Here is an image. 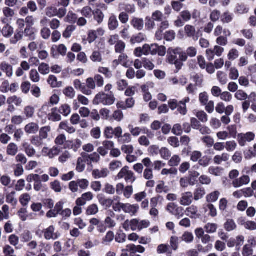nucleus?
Segmentation results:
<instances>
[{
  "label": "nucleus",
  "mask_w": 256,
  "mask_h": 256,
  "mask_svg": "<svg viewBox=\"0 0 256 256\" xmlns=\"http://www.w3.org/2000/svg\"><path fill=\"white\" fill-rule=\"evenodd\" d=\"M172 133L176 136H180L182 134V126L179 124H175L172 128Z\"/></svg>",
  "instance_id": "nucleus-59"
},
{
  "label": "nucleus",
  "mask_w": 256,
  "mask_h": 256,
  "mask_svg": "<svg viewBox=\"0 0 256 256\" xmlns=\"http://www.w3.org/2000/svg\"><path fill=\"white\" fill-rule=\"evenodd\" d=\"M94 19L99 24H101L104 18V14L102 11L99 9H96L92 12Z\"/></svg>",
  "instance_id": "nucleus-27"
},
{
  "label": "nucleus",
  "mask_w": 256,
  "mask_h": 256,
  "mask_svg": "<svg viewBox=\"0 0 256 256\" xmlns=\"http://www.w3.org/2000/svg\"><path fill=\"white\" fill-rule=\"evenodd\" d=\"M22 146L24 150V152L29 157H32L36 154V150L30 144L27 142H24L22 144Z\"/></svg>",
  "instance_id": "nucleus-22"
},
{
  "label": "nucleus",
  "mask_w": 256,
  "mask_h": 256,
  "mask_svg": "<svg viewBox=\"0 0 256 256\" xmlns=\"http://www.w3.org/2000/svg\"><path fill=\"white\" fill-rule=\"evenodd\" d=\"M140 208L138 204H125L124 206V212L129 214L131 216H135Z\"/></svg>",
  "instance_id": "nucleus-11"
},
{
  "label": "nucleus",
  "mask_w": 256,
  "mask_h": 256,
  "mask_svg": "<svg viewBox=\"0 0 256 256\" xmlns=\"http://www.w3.org/2000/svg\"><path fill=\"white\" fill-rule=\"evenodd\" d=\"M30 78L34 82L40 81V75L36 70H32L30 74Z\"/></svg>",
  "instance_id": "nucleus-54"
},
{
  "label": "nucleus",
  "mask_w": 256,
  "mask_h": 256,
  "mask_svg": "<svg viewBox=\"0 0 256 256\" xmlns=\"http://www.w3.org/2000/svg\"><path fill=\"white\" fill-rule=\"evenodd\" d=\"M186 214L192 218H198L200 216V214L198 213V210L196 206H192L186 209Z\"/></svg>",
  "instance_id": "nucleus-15"
},
{
  "label": "nucleus",
  "mask_w": 256,
  "mask_h": 256,
  "mask_svg": "<svg viewBox=\"0 0 256 256\" xmlns=\"http://www.w3.org/2000/svg\"><path fill=\"white\" fill-rule=\"evenodd\" d=\"M30 200V196L28 194L22 195L20 198V202L23 206H27Z\"/></svg>",
  "instance_id": "nucleus-58"
},
{
  "label": "nucleus",
  "mask_w": 256,
  "mask_h": 256,
  "mask_svg": "<svg viewBox=\"0 0 256 256\" xmlns=\"http://www.w3.org/2000/svg\"><path fill=\"white\" fill-rule=\"evenodd\" d=\"M39 130L38 124L34 122H31L25 126L24 130L28 134H35Z\"/></svg>",
  "instance_id": "nucleus-16"
},
{
  "label": "nucleus",
  "mask_w": 256,
  "mask_h": 256,
  "mask_svg": "<svg viewBox=\"0 0 256 256\" xmlns=\"http://www.w3.org/2000/svg\"><path fill=\"white\" fill-rule=\"evenodd\" d=\"M145 251V248L142 246H135L134 244H128L126 246V249H123L122 252H130L131 253H136L137 252L139 253H144Z\"/></svg>",
  "instance_id": "nucleus-10"
},
{
  "label": "nucleus",
  "mask_w": 256,
  "mask_h": 256,
  "mask_svg": "<svg viewBox=\"0 0 256 256\" xmlns=\"http://www.w3.org/2000/svg\"><path fill=\"white\" fill-rule=\"evenodd\" d=\"M82 141L79 139H76L72 140H67L64 143V148L72 150L74 152H76L82 146Z\"/></svg>",
  "instance_id": "nucleus-8"
},
{
  "label": "nucleus",
  "mask_w": 256,
  "mask_h": 256,
  "mask_svg": "<svg viewBox=\"0 0 256 256\" xmlns=\"http://www.w3.org/2000/svg\"><path fill=\"white\" fill-rule=\"evenodd\" d=\"M64 94L70 98H73L75 96V91L72 87L68 86L63 90Z\"/></svg>",
  "instance_id": "nucleus-42"
},
{
  "label": "nucleus",
  "mask_w": 256,
  "mask_h": 256,
  "mask_svg": "<svg viewBox=\"0 0 256 256\" xmlns=\"http://www.w3.org/2000/svg\"><path fill=\"white\" fill-rule=\"evenodd\" d=\"M235 98L239 100H246L248 98V94L242 90H238L235 94Z\"/></svg>",
  "instance_id": "nucleus-47"
},
{
  "label": "nucleus",
  "mask_w": 256,
  "mask_h": 256,
  "mask_svg": "<svg viewBox=\"0 0 256 256\" xmlns=\"http://www.w3.org/2000/svg\"><path fill=\"white\" fill-rule=\"evenodd\" d=\"M217 78L220 82L224 85L226 84L228 82L227 75L224 72L219 71L217 72Z\"/></svg>",
  "instance_id": "nucleus-43"
},
{
  "label": "nucleus",
  "mask_w": 256,
  "mask_h": 256,
  "mask_svg": "<svg viewBox=\"0 0 256 256\" xmlns=\"http://www.w3.org/2000/svg\"><path fill=\"white\" fill-rule=\"evenodd\" d=\"M220 193L218 191H215L206 196V200L208 202H216L220 196Z\"/></svg>",
  "instance_id": "nucleus-32"
},
{
  "label": "nucleus",
  "mask_w": 256,
  "mask_h": 256,
  "mask_svg": "<svg viewBox=\"0 0 256 256\" xmlns=\"http://www.w3.org/2000/svg\"><path fill=\"white\" fill-rule=\"evenodd\" d=\"M50 187L56 192H60L62 191L60 182L57 180H55L54 182L50 183Z\"/></svg>",
  "instance_id": "nucleus-62"
},
{
  "label": "nucleus",
  "mask_w": 256,
  "mask_h": 256,
  "mask_svg": "<svg viewBox=\"0 0 256 256\" xmlns=\"http://www.w3.org/2000/svg\"><path fill=\"white\" fill-rule=\"evenodd\" d=\"M94 198V195L91 192H87L82 194V197L76 200V204L78 206H84L86 204V201H90Z\"/></svg>",
  "instance_id": "nucleus-9"
},
{
  "label": "nucleus",
  "mask_w": 256,
  "mask_h": 256,
  "mask_svg": "<svg viewBox=\"0 0 256 256\" xmlns=\"http://www.w3.org/2000/svg\"><path fill=\"white\" fill-rule=\"evenodd\" d=\"M177 110L180 114L185 116L188 112L186 106L185 104L179 102L178 106L177 107Z\"/></svg>",
  "instance_id": "nucleus-55"
},
{
  "label": "nucleus",
  "mask_w": 256,
  "mask_h": 256,
  "mask_svg": "<svg viewBox=\"0 0 256 256\" xmlns=\"http://www.w3.org/2000/svg\"><path fill=\"white\" fill-rule=\"evenodd\" d=\"M181 238L182 240L186 243H190L194 240V236L192 232H186L182 234Z\"/></svg>",
  "instance_id": "nucleus-38"
},
{
  "label": "nucleus",
  "mask_w": 256,
  "mask_h": 256,
  "mask_svg": "<svg viewBox=\"0 0 256 256\" xmlns=\"http://www.w3.org/2000/svg\"><path fill=\"white\" fill-rule=\"evenodd\" d=\"M196 116L202 122H206L208 120V115L204 111L198 112Z\"/></svg>",
  "instance_id": "nucleus-63"
},
{
  "label": "nucleus",
  "mask_w": 256,
  "mask_h": 256,
  "mask_svg": "<svg viewBox=\"0 0 256 256\" xmlns=\"http://www.w3.org/2000/svg\"><path fill=\"white\" fill-rule=\"evenodd\" d=\"M250 182V177L248 176L244 175L240 178L234 180L232 182V185L234 188H239L243 185L247 184Z\"/></svg>",
  "instance_id": "nucleus-12"
},
{
  "label": "nucleus",
  "mask_w": 256,
  "mask_h": 256,
  "mask_svg": "<svg viewBox=\"0 0 256 256\" xmlns=\"http://www.w3.org/2000/svg\"><path fill=\"white\" fill-rule=\"evenodd\" d=\"M108 173L109 172L107 168H103L101 170L96 169L92 171V174L94 178L98 179L106 177Z\"/></svg>",
  "instance_id": "nucleus-17"
},
{
  "label": "nucleus",
  "mask_w": 256,
  "mask_h": 256,
  "mask_svg": "<svg viewBox=\"0 0 256 256\" xmlns=\"http://www.w3.org/2000/svg\"><path fill=\"white\" fill-rule=\"evenodd\" d=\"M218 227L216 224L208 223L204 226V229L208 234H214L216 232Z\"/></svg>",
  "instance_id": "nucleus-28"
},
{
  "label": "nucleus",
  "mask_w": 256,
  "mask_h": 256,
  "mask_svg": "<svg viewBox=\"0 0 256 256\" xmlns=\"http://www.w3.org/2000/svg\"><path fill=\"white\" fill-rule=\"evenodd\" d=\"M186 33L188 37L192 38L193 40L196 41L202 35L199 32H196L195 28L190 25H186L184 27Z\"/></svg>",
  "instance_id": "nucleus-7"
},
{
  "label": "nucleus",
  "mask_w": 256,
  "mask_h": 256,
  "mask_svg": "<svg viewBox=\"0 0 256 256\" xmlns=\"http://www.w3.org/2000/svg\"><path fill=\"white\" fill-rule=\"evenodd\" d=\"M184 22L189 21L192 18L190 12L188 10H184L180 13V16Z\"/></svg>",
  "instance_id": "nucleus-64"
},
{
  "label": "nucleus",
  "mask_w": 256,
  "mask_h": 256,
  "mask_svg": "<svg viewBox=\"0 0 256 256\" xmlns=\"http://www.w3.org/2000/svg\"><path fill=\"white\" fill-rule=\"evenodd\" d=\"M191 78L196 83V86H201L203 82V76L202 74H196L191 76Z\"/></svg>",
  "instance_id": "nucleus-37"
},
{
  "label": "nucleus",
  "mask_w": 256,
  "mask_h": 256,
  "mask_svg": "<svg viewBox=\"0 0 256 256\" xmlns=\"http://www.w3.org/2000/svg\"><path fill=\"white\" fill-rule=\"evenodd\" d=\"M243 256H251L253 254V250L249 244L245 245L242 250Z\"/></svg>",
  "instance_id": "nucleus-61"
},
{
  "label": "nucleus",
  "mask_w": 256,
  "mask_h": 256,
  "mask_svg": "<svg viewBox=\"0 0 256 256\" xmlns=\"http://www.w3.org/2000/svg\"><path fill=\"white\" fill-rule=\"evenodd\" d=\"M131 24L138 30H142L144 28V20L142 18H134L131 22Z\"/></svg>",
  "instance_id": "nucleus-20"
},
{
  "label": "nucleus",
  "mask_w": 256,
  "mask_h": 256,
  "mask_svg": "<svg viewBox=\"0 0 256 256\" xmlns=\"http://www.w3.org/2000/svg\"><path fill=\"white\" fill-rule=\"evenodd\" d=\"M181 161V158L178 156L174 155L168 161V165L170 166H178Z\"/></svg>",
  "instance_id": "nucleus-46"
},
{
  "label": "nucleus",
  "mask_w": 256,
  "mask_h": 256,
  "mask_svg": "<svg viewBox=\"0 0 256 256\" xmlns=\"http://www.w3.org/2000/svg\"><path fill=\"white\" fill-rule=\"evenodd\" d=\"M192 194L191 192H186L182 194L180 204L184 206H189L192 202Z\"/></svg>",
  "instance_id": "nucleus-14"
},
{
  "label": "nucleus",
  "mask_w": 256,
  "mask_h": 256,
  "mask_svg": "<svg viewBox=\"0 0 256 256\" xmlns=\"http://www.w3.org/2000/svg\"><path fill=\"white\" fill-rule=\"evenodd\" d=\"M200 176L198 172L196 171H191L189 172L188 183L190 186H194L197 181V178Z\"/></svg>",
  "instance_id": "nucleus-24"
},
{
  "label": "nucleus",
  "mask_w": 256,
  "mask_h": 256,
  "mask_svg": "<svg viewBox=\"0 0 256 256\" xmlns=\"http://www.w3.org/2000/svg\"><path fill=\"white\" fill-rule=\"evenodd\" d=\"M18 152V146L14 143H10L7 146L6 153L8 155L14 156Z\"/></svg>",
  "instance_id": "nucleus-23"
},
{
  "label": "nucleus",
  "mask_w": 256,
  "mask_h": 256,
  "mask_svg": "<svg viewBox=\"0 0 256 256\" xmlns=\"http://www.w3.org/2000/svg\"><path fill=\"white\" fill-rule=\"evenodd\" d=\"M16 192H12L6 196V202L12 204V206H15L17 204V200L14 198V194Z\"/></svg>",
  "instance_id": "nucleus-45"
},
{
  "label": "nucleus",
  "mask_w": 256,
  "mask_h": 256,
  "mask_svg": "<svg viewBox=\"0 0 256 256\" xmlns=\"http://www.w3.org/2000/svg\"><path fill=\"white\" fill-rule=\"evenodd\" d=\"M224 227L226 231L230 232L236 229V224L233 220L228 219L224 224Z\"/></svg>",
  "instance_id": "nucleus-18"
},
{
  "label": "nucleus",
  "mask_w": 256,
  "mask_h": 256,
  "mask_svg": "<svg viewBox=\"0 0 256 256\" xmlns=\"http://www.w3.org/2000/svg\"><path fill=\"white\" fill-rule=\"evenodd\" d=\"M166 210L178 218H180L184 215V209L181 206H178L174 203H170L168 204Z\"/></svg>",
  "instance_id": "nucleus-4"
},
{
  "label": "nucleus",
  "mask_w": 256,
  "mask_h": 256,
  "mask_svg": "<svg viewBox=\"0 0 256 256\" xmlns=\"http://www.w3.org/2000/svg\"><path fill=\"white\" fill-rule=\"evenodd\" d=\"M178 50L179 48H169L168 50V59L169 62L171 64H174L176 68V72H178L182 68L183 64L178 60Z\"/></svg>",
  "instance_id": "nucleus-2"
},
{
  "label": "nucleus",
  "mask_w": 256,
  "mask_h": 256,
  "mask_svg": "<svg viewBox=\"0 0 256 256\" xmlns=\"http://www.w3.org/2000/svg\"><path fill=\"white\" fill-rule=\"evenodd\" d=\"M221 17L220 11L215 10L212 11L210 14V19L212 22L218 21Z\"/></svg>",
  "instance_id": "nucleus-52"
},
{
  "label": "nucleus",
  "mask_w": 256,
  "mask_h": 256,
  "mask_svg": "<svg viewBox=\"0 0 256 256\" xmlns=\"http://www.w3.org/2000/svg\"><path fill=\"white\" fill-rule=\"evenodd\" d=\"M224 169L220 167L210 166L208 168L209 172L216 176H220L222 174Z\"/></svg>",
  "instance_id": "nucleus-33"
},
{
  "label": "nucleus",
  "mask_w": 256,
  "mask_h": 256,
  "mask_svg": "<svg viewBox=\"0 0 256 256\" xmlns=\"http://www.w3.org/2000/svg\"><path fill=\"white\" fill-rule=\"evenodd\" d=\"M206 192L204 188H199L196 190L194 192V199L198 200L202 198L205 194Z\"/></svg>",
  "instance_id": "nucleus-31"
},
{
  "label": "nucleus",
  "mask_w": 256,
  "mask_h": 256,
  "mask_svg": "<svg viewBox=\"0 0 256 256\" xmlns=\"http://www.w3.org/2000/svg\"><path fill=\"white\" fill-rule=\"evenodd\" d=\"M38 70L42 74H48L50 72L49 65L45 63L41 64L38 67Z\"/></svg>",
  "instance_id": "nucleus-49"
},
{
  "label": "nucleus",
  "mask_w": 256,
  "mask_h": 256,
  "mask_svg": "<svg viewBox=\"0 0 256 256\" xmlns=\"http://www.w3.org/2000/svg\"><path fill=\"white\" fill-rule=\"evenodd\" d=\"M89 182L86 179H78L69 183V188L72 192L78 191V186L82 190H86L89 186Z\"/></svg>",
  "instance_id": "nucleus-3"
},
{
  "label": "nucleus",
  "mask_w": 256,
  "mask_h": 256,
  "mask_svg": "<svg viewBox=\"0 0 256 256\" xmlns=\"http://www.w3.org/2000/svg\"><path fill=\"white\" fill-rule=\"evenodd\" d=\"M66 19L67 22L70 24H74L76 22L78 16L77 15L73 12H69L66 17Z\"/></svg>",
  "instance_id": "nucleus-53"
},
{
  "label": "nucleus",
  "mask_w": 256,
  "mask_h": 256,
  "mask_svg": "<svg viewBox=\"0 0 256 256\" xmlns=\"http://www.w3.org/2000/svg\"><path fill=\"white\" fill-rule=\"evenodd\" d=\"M102 191L109 194H114L116 192V188L110 184H106Z\"/></svg>",
  "instance_id": "nucleus-57"
},
{
  "label": "nucleus",
  "mask_w": 256,
  "mask_h": 256,
  "mask_svg": "<svg viewBox=\"0 0 256 256\" xmlns=\"http://www.w3.org/2000/svg\"><path fill=\"white\" fill-rule=\"evenodd\" d=\"M208 95L206 92H201L199 94V101L202 106H205L208 102Z\"/></svg>",
  "instance_id": "nucleus-41"
},
{
  "label": "nucleus",
  "mask_w": 256,
  "mask_h": 256,
  "mask_svg": "<svg viewBox=\"0 0 256 256\" xmlns=\"http://www.w3.org/2000/svg\"><path fill=\"white\" fill-rule=\"evenodd\" d=\"M54 231L55 228L54 226H50L47 228L44 229L42 232L45 239L46 240L58 239L60 237V234L58 232H54Z\"/></svg>",
  "instance_id": "nucleus-5"
},
{
  "label": "nucleus",
  "mask_w": 256,
  "mask_h": 256,
  "mask_svg": "<svg viewBox=\"0 0 256 256\" xmlns=\"http://www.w3.org/2000/svg\"><path fill=\"white\" fill-rule=\"evenodd\" d=\"M146 38V36L145 34L140 32L136 36H133L131 38L130 41L132 44H134L136 42L140 43L144 40Z\"/></svg>",
  "instance_id": "nucleus-36"
},
{
  "label": "nucleus",
  "mask_w": 256,
  "mask_h": 256,
  "mask_svg": "<svg viewBox=\"0 0 256 256\" xmlns=\"http://www.w3.org/2000/svg\"><path fill=\"white\" fill-rule=\"evenodd\" d=\"M115 98L113 93L110 92L109 94L104 92L98 94L93 100V104L98 105L102 104L104 106H110L115 102Z\"/></svg>",
  "instance_id": "nucleus-1"
},
{
  "label": "nucleus",
  "mask_w": 256,
  "mask_h": 256,
  "mask_svg": "<svg viewBox=\"0 0 256 256\" xmlns=\"http://www.w3.org/2000/svg\"><path fill=\"white\" fill-rule=\"evenodd\" d=\"M108 24L109 29L111 30H114L118 27V22L115 16L112 15L110 18Z\"/></svg>",
  "instance_id": "nucleus-25"
},
{
  "label": "nucleus",
  "mask_w": 256,
  "mask_h": 256,
  "mask_svg": "<svg viewBox=\"0 0 256 256\" xmlns=\"http://www.w3.org/2000/svg\"><path fill=\"white\" fill-rule=\"evenodd\" d=\"M234 14L228 11H226L221 16L220 20L224 24H228L232 22Z\"/></svg>",
  "instance_id": "nucleus-19"
},
{
  "label": "nucleus",
  "mask_w": 256,
  "mask_h": 256,
  "mask_svg": "<svg viewBox=\"0 0 256 256\" xmlns=\"http://www.w3.org/2000/svg\"><path fill=\"white\" fill-rule=\"evenodd\" d=\"M50 127L46 126L42 128L40 130L39 136L42 140L46 139L48 136V132L50 131Z\"/></svg>",
  "instance_id": "nucleus-39"
},
{
  "label": "nucleus",
  "mask_w": 256,
  "mask_h": 256,
  "mask_svg": "<svg viewBox=\"0 0 256 256\" xmlns=\"http://www.w3.org/2000/svg\"><path fill=\"white\" fill-rule=\"evenodd\" d=\"M24 34L26 36H28L30 40H34L35 39L34 33L30 26H26L24 30Z\"/></svg>",
  "instance_id": "nucleus-48"
},
{
  "label": "nucleus",
  "mask_w": 256,
  "mask_h": 256,
  "mask_svg": "<svg viewBox=\"0 0 256 256\" xmlns=\"http://www.w3.org/2000/svg\"><path fill=\"white\" fill-rule=\"evenodd\" d=\"M104 136L106 138H112L114 136V128L112 126L106 127L104 131Z\"/></svg>",
  "instance_id": "nucleus-56"
},
{
  "label": "nucleus",
  "mask_w": 256,
  "mask_h": 256,
  "mask_svg": "<svg viewBox=\"0 0 256 256\" xmlns=\"http://www.w3.org/2000/svg\"><path fill=\"white\" fill-rule=\"evenodd\" d=\"M126 44L122 40H119L115 46V52L116 53L122 54L124 51Z\"/></svg>",
  "instance_id": "nucleus-40"
},
{
  "label": "nucleus",
  "mask_w": 256,
  "mask_h": 256,
  "mask_svg": "<svg viewBox=\"0 0 256 256\" xmlns=\"http://www.w3.org/2000/svg\"><path fill=\"white\" fill-rule=\"evenodd\" d=\"M7 103L8 104H12L14 103L16 106H20L22 102V100L20 98H18V96H14L11 97H10L8 98Z\"/></svg>",
  "instance_id": "nucleus-34"
},
{
  "label": "nucleus",
  "mask_w": 256,
  "mask_h": 256,
  "mask_svg": "<svg viewBox=\"0 0 256 256\" xmlns=\"http://www.w3.org/2000/svg\"><path fill=\"white\" fill-rule=\"evenodd\" d=\"M0 68L2 70L6 73L8 76L10 77L12 75V67L10 64L6 62H2L0 64Z\"/></svg>",
  "instance_id": "nucleus-21"
},
{
  "label": "nucleus",
  "mask_w": 256,
  "mask_h": 256,
  "mask_svg": "<svg viewBox=\"0 0 256 256\" xmlns=\"http://www.w3.org/2000/svg\"><path fill=\"white\" fill-rule=\"evenodd\" d=\"M46 15L48 17H53L56 16L57 8L54 6H48L46 10Z\"/></svg>",
  "instance_id": "nucleus-50"
},
{
  "label": "nucleus",
  "mask_w": 256,
  "mask_h": 256,
  "mask_svg": "<svg viewBox=\"0 0 256 256\" xmlns=\"http://www.w3.org/2000/svg\"><path fill=\"white\" fill-rule=\"evenodd\" d=\"M249 8L244 4H236L234 12L238 14H244L248 12Z\"/></svg>",
  "instance_id": "nucleus-26"
},
{
  "label": "nucleus",
  "mask_w": 256,
  "mask_h": 256,
  "mask_svg": "<svg viewBox=\"0 0 256 256\" xmlns=\"http://www.w3.org/2000/svg\"><path fill=\"white\" fill-rule=\"evenodd\" d=\"M131 136L128 133H126L118 138V142L120 144L129 143L131 142Z\"/></svg>",
  "instance_id": "nucleus-51"
},
{
  "label": "nucleus",
  "mask_w": 256,
  "mask_h": 256,
  "mask_svg": "<svg viewBox=\"0 0 256 256\" xmlns=\"http://www.w3.org/2000/svg\"><path fill=\"white\" fill-rule=\"evenodd\" d=\"M70 107L68 104L62 105L58 110V112L64 116H68L70 113Z\"/></svg>",
  "instance_id": "nucleus-35"
},
{
  "label": "nucleus",
  "mask_w": 256,
  "mask_h": 256,
  "mask_svg": "<svg viewBox=\"0 0 256 256\" xmlns=\"http://www.w3.org/2000/svg\"><path fill=\"white\" fill-rule=\"evenodd\" d=\"M126 234L122 232V231H120L116 234L115 240L116 242L118 243H122L126 241Z\"/></svg>",
  "instance_id": "nucleus-60"
},
{
  "label": "nucleus",
  "mask_w": 256,
  "mask_h": 256,
  "mask_svg": "<svg viewBox=\"0 0 256 256\" xmlns=\"http://www.w3.org/2000/svg\"><path fill=\"white\" fill-rule=\"evenodd\" d=\"M98 198L100 204L106 209L110 208L114 202V200L110 198H106L103 194H98Z\"/></svg>",
  "instance_id": "nucleus-13"
},
{
  "label": "nucleus",
  "mask_w": 256,
  "mask_h": 256,
  "mask_svg": "<svg viewBox=\"0 0 256 256\" xmlns=\"http://www.w3.org/2000/svg\"><path fill=\"white\" fill-rule=\"evenodd\" d=\"M166 54V48L163 46H158L154 44L150 45V54L155 55L158 54L160 56H164Z\"/></svg>",
  "instance_id": "nucleus-6"
},
{
  "label": "nucleus",
  "mask_w": 256,
  "mask_h": 256,
  "mask_svg": "<svg viewBox=\"0 0 256 256\" xmlns=\"http://www.w3.org/2000/svg\"><path fill=\"white\" fill-rule=\"evenodd\" d=\"M76 28V26L74 25L68 26L65 30L63 32L62 36L66 38H70L72 32H74Z\"/></svg>",
  "instance_id": "nucleus-30"
},
{
  "label": "nucleus",
  "mask_w": 256,
  "mask_h": 256,
  "mask_svg": "<svg viewBox=\"0 0 256 256\" xmlns=\"http://www.w3.org/2000/svg\"><path fill=\"white\" fill-rule=\"evenodd\" d=\"M98 212V206L96 204H92L88 206L86 213L88 215H94Z\"/></svg>",
  "instance_id": "nucleus-44"
},
{
  "label": "nucleus",
  "mask_w": 256,
  "mask_h": 256,
  "mask_svg": "<svg viewBox=\"0 0 256 256\" xmlns=\"http://www.w3.org/2000/svg\"><path fill=\"white\" fill-rule=\"evenodd\" d=\"M57 110L56 108H52V113L48 115V120L53 122H58L62 119L60 114L56 112Z\"/></svg>",
  "instance_id": "nucleus-29"
}]
</instances>
